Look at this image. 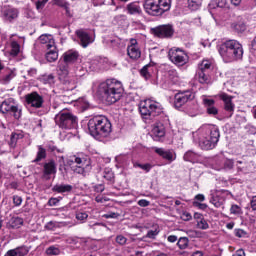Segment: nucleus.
<instances>
[{
    "mask_svg": "<svg viewBox=\"0 0 256 256\" xmlns=\"http://www.w3.org/2000/svg\"><path fill=\"white\" fill-rule=\"evenodd\" d=\"M208 115H217L219 113V110L215 106H210L207 108Z\"/></svg>",
    "mask_w": 256,
    "mask_h": 256,
    "instance_id": "6e6d98bb",
    "label": "nucleus"
},
{
    "mask_svg": "<svg viewBox=\"0 0 256 256\" xmlns=\"http://www.w3.org/2000/svg\"><path fill=\"white\" fill-rule=\"evenodd\" d=\"M14 251L16 252V256H25L27 253H29V248L22 246L15 248Z\"/></svg>",
    "mask_w": 256,
    "mask_h": 256,
    "instance_id": "a19ab883",
    "label": "nucleus"
},
{
    "mask_svg": "<svg viewBox=\"0 0 256 256\" xmlns=\"http://www.w3.org/2000/svg\"><path fill=\"white\" fill-rule=\"evenodd\" d=\"M23 218L21 217H12L8 224L7 227L8 229H20V227H23Z\"/></svg>",
    "mask_w": 256,
    "mask_h": 256,
    "instance_id": "393cba45",
    "label": "nucleus"
},
{
    "mask_svg": "<svg viewBox=\"0 0 256 256\" xmlns=\"http://www.w3.org/2000/svg\"><path fill=\"white\" fill-rule=\"evenodd\" d=\"M46 59L49 63H53L59 59V51L56 46H54V48H50V51L46 53Z\"/></svg>",
    "mask_w": 256,
    "mask_h": 256,
    "instance_id": "bb28decb",
    "label": "nucleus"
},
{
    "mask_svg": "<svg viewBox=\"0 0 256 256\" xmlns=\"http://www.w3.org/2000/svg\"><path fill=\"white\" fill-rule=\"evenodd\" d=\"M104 219H118L119 213L110 212L103 215Z\"/></svg>",
    "mask_w": 256,
    "mask_h": 256,
    "instance_id": "603ef678",
    "label": "nucleus"
},
{
    "mask_svg": "<svg viewBox=\"0 0 256 256\" xmlns=\"http://www.w3.org/2000/svg\"><path fill=\"white\" fill-rule=\"evenodd\" d=\"M23 132H14L11 134L10 147L15 148L17 146V140L23 139Z\"/></svg>",
    "mask_w": 256,
    "mask_h": 256,
    "instance_id": "c756f323",
    "label": "nucleus"
},
{
    "mask_svg": "<svg viewBox=\"0 0 256 256\" xmlns=\"http://www.w3.org/2000/svg\"><path fill=\"white\" fill-rule=\"evenodd\" d=\"M158 7L161 9V15H163L165 11L171 9V0H159Z\"/></svg>",
    "mask_w": 256,
    "mask_h": 256,
    "instance_id": "7c9ffc66",
    "label": "nucleus"
},
{
    "mask_svg": "<svg viewBox=\"0 0 256 256\" xmlns=\"http://www.w3.org/2000/svg\"><path fill=\"white\" fill-rule=\"evenodd\" d=\"M59 69L62 71V73H67V64L60 63Z\"/></svg>",
    "mask_w": 256,
    "mask_h": 256,
    "instance_id": "0e129e2a",
    "label": "nucleus"
},
{
    "mask_svg": "<svg viewBox=\"0 0 256 256\" xmlns=\"http://www.w3.org/2000/svg\"><path fill=\"white\" fill-rule=\"evenodd\" d=\"M184 161H188L189 163H197L199 161V154L193 151H187L183 157Z\"/></svg>",
    "mask_w": 256,
    "mask_h": 256,
    "instance_id": "c85d7f7f",
    "label": "nucleus"
},
{
    "mask_svg": "<svg viewBox=\"0 0 256 256\" xmlns=\"http://www.w3.org/2000/svg\"><path fill=\"white\" fill-rule=\"evenodd\" d=\"M152 137L154 141H161L165 137V126L161 123L156 124L152 129Z\"/></svg>",
    "mask_w": 256,
    "mask_h": 256,
    "instance_id": "412c9836",
    "label": "nucleus"
},
{
    "mask_svg": "<svg viewBox=\"0 0 256 256\" xmlns=\"http://www.w3.org/2000/svg\"><path fill=\"white\" fill-rule=\"evenodd\" d=\"M203 104L205 105V107H213V105H215V100L213 99H208V98H203Z\"/></svg>",
    "mask_w": 256,
    "mask_h": 256,
    "instance_id": "8fccbe9b",
    "label": "nucleus"
},
{
    "mask_svg": "<svg viewBox=\"0 0 256 256\" xmlns=\"http://www.w3.org/2000/svg\"><path fill=\"white\" fill-rule=\"evenodd\" d=\"M49 0H38L37 2H36V9L39 11V10H41V9H43V7H45V5H47V2H48Z\"/></svg>",
    "mask_w": 256,
    "mask_h": 256,
    "instance_id": "09e8293b",
    "label": "nucleus"
},
{
    "mask_svg": "<svg viewBox=\"0 0 256 256\" xmlns=\"http://www.w3.org/2000/svg\"><path fill=\"white\" fill-rule=\"evenodd\" d=\"M127 55L128 57H130V59L133 60L141 58V49H139V44H137V40H131V45L127 47Z\"/></svg>",
    "mask_w": 256,
    "mask_h": 256,
    "instance_id": "dca6fc26",
    "label": "nucleus"
},
{
    "mask_svg": "<svg viewBox=\"0 0 256 256\" xmlns=\"http://www.w3.org/2000/svg\"><path fill=\"white\" fill-rule=\"evenodd\" d=\"M139 207H149L151 205V202L145 199H141L138 201Z\"/></svg>",
    "mask_w": 256,
    "mask_h": 256,
    "instance_id": "052dcab7",
    "label": "nucleus"
},
{
    "mask_svg": "<svg viewBox=\"0 0 256 256\" xmlns=\"http://www.w3.org/2000/svg\"><path fill=\"white\" fill-rule=\"evenodd\" d=\"M219 99L224 103V109L228 113H230L229 117H231L235 111V104L233 103V96H230L226 93L219 94Z\"/></svg>",
    "mask_w": 256,
    "mask_h": 256,
    "instance_id": "2eb2a0df",
    "label": "nucleus"
},
{
    "mask_svg": "<svg viewBox=\"0 0 256 256\" xmlns=\"http://www.w3.org/2000/svg\"><path fill=\"white\" fill-rule=\"evenodd\" d=\"M43 159H47V150L43 148L42 145H39L36 158L33 160V163H39V161H43Z\"/></svg>",
    "mask_w": 256,
    "mask_h": 256,
    "instance_id": "cd10ccee",
    "label": "nucleus"
},
{
    "mask_svg": "<svg viewBox=\"0 0 256 256\" xmlns=\"http://www.w3.org/2000/svg\"><path fill=\"white\" fill-rule=\"evenodd\" d=\"M188 7L192 11H197L201 7V0H188Z\"/></svg>",
    "mask_w": 256,
    "mask_h": 256,
    "instance_id": "e433bc0d",
    "label": "nucleus"
},
{
    "mask_svg": "<svg viewBox=\"0 0 256 256\" xmlns=\"http://www.w3.org/2000/svg\"><path fill=\"white\" fill-rule=\"evenodd\" d=\"M116 243H119V245H125V243H127V238L123 235H119L116 237Z\"/></svg>",
    "mask_w": 256,
    "mask_h": 256,
    "instance_id": "864d4df0",
    "label": "nucleus"
},
{
    "mask_svg": "<svg viewBox=\"0 0 256 256\" xmlns=\"http://www.w3.org/2000/svg\"><path fill=\"white\" fill-rule=\"evenodd\" d=\"M210 203H212L214 207L219 208V207H223V203H225V200L222 198H219V196H214L211 198Z\"/></svg>",
    "mask_w": 256,
    "mask_h": 256,
    "instance_id": "f704fd0d",
    "label": "nucleus"
},
{
    "mask_svg": "<svg viewBox=\"0 0 256 256\" xmlns=\"http://www.w3.org/2000/svg\"><path fill=\"white\" fill-rule=\"evenodd\" d=\"M152 35L159 37V39H169L173 37L175 29L171 24L160 25L151 29Z\"/></svg>",
    "mask_w": 256,
    "mask_h": 256,
    "instance_id": "9d476101",
    "label": "nucleus"
},
{
    "mask_svg": "<svg viewBox=\"0 0 256 256\" xmlns=\"http://www.w3.org/2000/svg\"><path fill=\"white\" fill-rule=\"evenodd\" d=\"M6 21H13L19 17V10L15 8H8L4 11Z\"/></svg>",
    "mask_w": 256,
    "mask_h": 256,
    "instance_id": "a878e982",
    "label": "nucleus"
},
{
    "mask_svg": "<svg viewBox=\"0 0 256 256\" xmlns=\"http://www.w3.org/2000/svg\"><path fill=\"white\" fill-rule=\"evenodd\" d=\"M233 165H234L233 160L227 159L224 162V169H228V170L233 169Z\"/></svg>",
    "mask_w": 256,
    "mask_h": 256,
    "instance_id": "5fc2aeb1",
    "label": "nucleus"
},
{
    "mask_svg": "<svg viewBox=\"0 0 256 256\" xmlns=\"http://www.w3.org/2000/svg\"><path fill=\"white\" fill-rule=\"evenodd\" d=\"M4 256H17L15 249L8 250Z\"/></svg>",
    "mask_w": 256,
    "mask_h": 256,
    "instance_id": "69168bd1",
    "label": "nucleus"
},
{
    "mask_svg": "<svg viewBox=\"0 0 256 256\" xmlns=\"http://www.w3.org/2000/svg\"><path fill=\"white\" fill-rule=\"evenodd\" d=\"M154 153L159 155V157H162V159H164L168 163H173V161L177 159V155L175 154V152L170 149L154 147Z\"/></svg>",
    "mask_w": 256,
    "mask_h": 256,
    "instance_id": "ddd939ff",
    "label": "nucleus"
},
{
    "mask_svg": "<svg viewBox=\"0 0 256 256\" xmlns=\"http://www.w3.org/2000/svg\"><path fill=\"white\" fill-rule=\"evenodd\" d=\"M52 190L55 193H71L73 191V186L69 184H56Z\"/></svg>",
    "mask_w": 256,
    "mask_h": 256,
    "instance_id": "b1692460",
    "label": "nucleus"
},
{
    "mask_svg": "<svg viewBox=\"0 0 256 256\" xmlns=\"http://www.w3.org/2000/svg\"><path fill=\"white\" fill-rule=\"evenodd\" d=\"M72 161V171L78 175H87L91 171V160L85 157L73 156Z\"/></svg>",
    "mask_w": 256,
    "mask_h": 256,
    "instance_id": "0eeeda50",
    "label": "nucleus"
},
{
    "mask_svg": "<svg viewBox=\"0 0 256 256\" xmlns=\"http://www.w3.org/2000/svg\"><path fill=\"white\" fill-rule=\"evenodd\" d=\"M235 235L236 237H246L247 236V232H245V230L243 229H237L235 230Z\"/></svg>",
    "mask_w": 256,
    "mask_h": 256,
    "instance_id": "bf43d9fd",
    "label": "nucleus"
},
{
    "mask_svg": "<svg viewBox=\"0 0 256 256\" xmlns=\"http://www.w3.org/2000/svg\"><path fill=\"white\" fill-rule=\"evenodd\" d=\"M168 57L174 65H178L183 67L189 61V56L185 51L181 50L180 48H171L168 52Z\"/></svg>",
    "mask_w": 256,
    "mask_h": 256,
    "instance_id": "1a4fd4ad",
    "label": "nucleus"
},
{
    "mask_svg": "<svg viewBox=\"0 0 256 256\" xmlns=\"http://www.w3.org/2000/svg\"><path fill=\"white\" fill-rule=\"evenodd\" d=\"M46 254L49 256L60 255L61 250L58 247L50 246L46 249Z\"/></svg>",
    "mask_w": 256,
    "mask_h": 256,
    "instance_id": "58836bf2",
    "label": "nucleus"
},
{
    "mask_svg": "<svg viewBox=\"0 0 256 256\" xmlns=\"http://www.w3.org/2000/svg\"><path fill=\"white\" fill-rule=\"evenodd\" d=\"M233 256H245V251L239 249L233 254Z\"/></svg>",
    "mask_w": 256,
    "mask_h": 256,
    "instance_id": "338daca9",
    "label": "nucleus"
},
{
    "mask_svg": "<svg viewBox=\"0 0 256 256\" xmlns=\"http://www.w3.org/2000/svg\"><path fill=\"white\" fill-rule=\"evenodd\" d=\"M126 11L129 15H141L143 13L141 6L137 2L129 3L126 6Z\"/></svg>",
    "mask_w": 256,
    "mask_h": 256,
    "instance_id": "5701e85b",
    "label": "nucleus"
},
{
    "mask_svg": "<svg viewBox=\"0 0 256 256\" xmlns=\"http://www.w3.org/2000/svg\"><path fill=\"white\" fill-rule=\"evenodd\" d=\"M230 212L232 213V215H239V213H241V207H239V205L237 204H234L231 206Z\"/></svg>",
    "mask_w": 256,
    "mask_h": 256,
    "instance_id": "a18cd8bd",
    "label": "nucleus"
},
{
    "mask_svg": "<svg viewBox=\"0 0 256 256\" xmlns=\"http://www.w3.org/2000/svg\"><path fill=\"white\" fill-rule=\"evenodd\" d=\"M194 97L195 96L191 92L178 93L175 95L174 105L179 109L180 107H183L185 103H188V101H192Z\"/></svg>",
    "mask_w": 256,
    "mask_h": 256,
    "instance_id": "4468645a",
    "label": "nucleus"
},
{
    "mask_svg": "<svg viewBox=\"0 0 256 256\" xmlns=\"http://www.w3.org/2000/svg\"><path fill=\"white\" fill-rule=\"evenodd\" d=\"M55 173H57V165H55V161L51 160L44 164L42 179L49 181V179H51L50 175H55Z\"/></svg>",
    "mask_w": 256,
    "mask_h": 256,
    "instance_id": "f3484780",
    "label": "nucleus"
},
{
    "mask_svg": "<svg viewBox=\"0 0 256 256\" xmlns=\"http://www.w3.org/2000/svg\"><path fill=\"white\" fill-rule=\"evenodd\" d=\"M55 123L61 129H75L79 123V119L71 112L60 111L55 116Z\"/></svg>",
    "mask_w": 256,
    "mask_h": 256,
    "instance_id": "423d86ee",
    "label": "nucleus"
},
{
    "mask_svg": "<svg viewBox=\"0 0 256 256\" xmlns=\"http://www.w3.org/2000/svg\"><path fill=\"white\" fill-rule=\"evenodd\" d=\"M19 53H21V45H19V43H17V41H12L11 42V55H13L14 57H17V55H19Z\"/></svg>",
    "mask_w": 256,
    "mask_h": 256,
    "instance_id": "72a5a7b5",
    "label": "nucleus"
},
{
    "mask_svg": "<svg viewBox=\"0 0 256 256\" xmlns=\"http://www.w3.org/2000/svg\"><path fill=\"white\" fill-rule=\"evenodd\" d=\"M139 111L145 119H149V117H159V115L163 113V106L155 100L146 99L140 102Z\"/></svg>",
    "mask_w": 256,
    "mask_h": 256,
    "instance_id": "39448f33",
    "label": "nucleus"
},
{
    "mask_svg": "<svg viewBox=\"0 0 256 256\" xmlns=\"http://www.w3.org/2000/svg\"><path fill=\"white\" fill-rule=\"evenodd\" d=\"M177 245L179 249H186L189 247V238L187 237H181L179 238Z\"/></svg>",
    "mask_w": 256,
    "mask_h": 256,
    "instance_id": "c9c22d12",
    "label": "nucleus"
},
{
    "mask_svg": "<svg viewBox=\"0 0 256 256\" xmlns=\"http://www.w3.org/2000/svg\"><path fill=\"white\" fill-rule=\"evenodd\" d=\"M76 35L78 39L80 40V45L84 47H89L90 43H93L91 40V36H89V33H87L85 30L80 29L76 31Z\"/></svg>",
    "mask_w": 256,
    "mask_h": 256,
    "instance_id": "a211bd4d",
    "label": "nucleus"
},
{
    "mask_svg": "<svg viewBox=\"0 0 256 256\" xmlns=\"http://www.w3.org/2000/svg\"><path fill=\"white\" fill-rule=\"evenodd\" d=\"M134 167H139L140 169H143V171H146L147 173L151 171V164L134 163Z\"/></svg>",
    "mask_w": 256,
    "mask_h": 256,
    "instance_id": "c03bdc74",
    "label": "nucleus"
},
{
    "mask_svg": "<svg viewBox=\"0 0 256 256\" xmlns=\"http://www.w3.org/2000/svg\"><path fill=\"white\" fill-rule=\"evenodd\" d=\"M218 52L225 63H233L243 59V45L237 40H227L223 42L219 46Z\"/></svg>",
    "mask_w": 256,
    "mask_h": 256,
    "instance_id": "f03ea898",
    "label": "nucleus"
},
{
    "mask_svg": "<svg viewBox=\"0 0 256 256\" xmlns=\"http://www.w3.org/2000/svg\"><path fill=\"white\" fill-rule=\"evenodd\" d=\"M53 3L59 7H65L67 5V3L63 2V0H53Z\"/></svg>",
    "mask_w": 256,
    "mask_h": 256,
    "instance_id": "680f3d73",
    "label": "nucleus"
},
{
    "mask_svg": "<svg viewBox=\"0 0 256 256\" xmlns=\"http://www.w3.org/2000/svg\"><path fill=\"white\" fill-rule=\"evenodd\" d=\"M38 41H39V43H41V45H44V47H46V49L55 48V39L53 38V35H51V34H42L38 38Z\"/></svg>",
    "mask_w": 256,
    "mask_h": 256,
    "instance_id": "aec40b11",
    "label": "nucleus"
},
{
    "mask_svg": "<svg viewBox=\"0 0 256 256\" xmlns=\"http://www.w3.org/2000/svg\"><path fill=\"white\" fill-rule=\"evenodd\" d=\"M194 207H198V209H202V211H205L207 209V204L194 201L193 203Z\"/></svg>",
    "mask_w": 256,
    "mask_h": 256,
    "instance_id": "4d7b16f0",
    "label": "nucleus"
},
{
    "mask_svg": "<svg viewBox=\"0 0 256 256\" xmlns=\"http://www.w3.org/2000/svg\"><path fill=\"white\" fill-rule=\"evenodd\" d=\"M40 81L44 85H53L55 83V76L53 74H46L40 77Z\"/></svg>",
    "mask_w": 256,
    "mask_h": 256,
    "instance_id": "2f4dec72",
    "label": "nucleus"
},
{
    "mask_svg": "<svg viewBox=\"0 0 256 256\" xmlns=\"http://www.w3.org/2000/svg\"><path fill=\"white\" fill-rule=\"evenodd\" d=\"M152 67L151 64L144 66L140 71L142 77L149 79L151 77V71H153Z\"/></svg>",
    "mask_w": 256,
    "mask_h": 256,
    "instance_id": "473e14b6",
    "label": "nucleus"
},
{
    "mask_svg": "<svg viewBox=\"0 0 256 256\" xmlns=\"http://www.w3.org/2000/svg\"><path fill=\"white\" fill-rule=\"evenodd\" d=\"M196 225H197V228L201 229L202 231L209 229V223L207 222V220H205V218H201V220H197Z\"/></svg>",
    "mask_w": 256,
    "mask_h": 256,
    "instance_id": "4c0bfd02",
    "label": "nucleus"
},
{
    "mask_svg": "<svg viewBox=\"0 0 256 256\" xmlns=\"http://www.w3.org/2000/svg\"><path fill=\"white\" fill-rule=\"evenodd\" d=\"M0 112H2L3 115L12 113L14 118L21 119V109H19L13 98H8L1 103Z\"/></svg>",
    "mask_w": 256,
    "mask_h": 256,
    "instance_id": "6e6552de",
    "label": "nucleus"
},
{
    "mask_svg": "<svg viewBox=\"0 0 256 256\" xmlns=\"http://www.w3.org/2000/svg\"><path fill=\"white\" fill-rule=\"evenodd\" d=\"M221 134L217 126H207L204 128V135L200 137L199 146L204 151H209L217 147Z\"/></svg>",
    "mask_w": 256,
    "mask_h": 256,
    "instance_id": "20e7f679",
    "label": "nucleus"
},
{
    "mask_svg": "<svg viewBox=\"0 0 256 256\" xmlns=\"http://www.w3.org/2000/svg\"><path fill=\"white\" fill-rule=\"evenodd\" d=\"M25 101L27 105L33 107L34 109H41L43 107V96L39 95L37 92H32L25 96Z\"/></svg>",
    "mask_w": 256,
    "mask_h": 256,
    "instance_id": "9b49d317",
    "label": "nucleus"
},
{
    "mask_svg": "<svg viewBox=\"0 0 256 256\" xmlns=\"http://www.w3.org/2000/svg\"><path fill=\"white\" fill-rule=\"evenodd\" d=\"M88 129L92 137H109L111 135L112 126L107 117L98 115L92 117L88 121Z\"/></svg>",
    "mask_w": 256,
    "mask_h": 256,
    "instance_id": "7ed1b4c3",
    "label": "nucleus"
},
{
    "mask_svg": "<svg viewBox=\"0 0 256 256\" xmlns=\"http://www.w3.org/2000/svg\"><path fill=\"white\" fill-rule=\"evenodd\" d=\"M216 4V7H220V9H224L227 7V0H213L210 5Z\"/></svg>",
    "mask_w": 256,
    "mask_h": 256,
    "instance_id": "37998d69",
    "label": "nucleus"
},
{
    "mask_svg": "<svg viewBox=\"0 0 256 256\" xmlns=\"http://www.w3.org/2000/svg\"><path fill=\"white\" fill-rule=\"evenodd\" d=\"M200 71H205L207 69H211V61L203 60L199 66Z\"/></svg>",
    "mask_w": 256,
    "mask_h": 256,
    "instance_id": "79ce46f5",
    "label": "nucleus"
},
{
    "mask_svg": "<svg viewBox=\"0 0 256 256\" xmlns=\"http://www.w3.org/2000/svg\"><path fill=\"white\" fill-rule=\"evenodd\" d=\"M157 235H159V231H157V230H150V231L147 232L146 237L148 239H155V237H157Z\"/></svg>",
    "mask_w": 256,
    "mask_h": 256,
    "instance_id": "3c124183",
    "label": "nucleus"
},
{
    "mask_svg": "<svg viewBox=\"0 0 256 256\" xmlns=\"http://www.w3.org/2000/svg\"><path fill=\"white\" fill-rule=\"evenodd\" d=\"M87 217H89V215L85 212H78L76 213V219L78 221H85V219H87Z\"/></svg>",
    "mask_w": 256,
    "mask_h": 256,
    "instance_id": "49530a36",
    "label": "nucleus"
},
{
    "mask_svg": "<svg viewBox=\"0 0 256 256\" xmlns=\"http://www.w3.org/2000/svg\"><path fill=\"white\" fill-rule=\"evenodd\" d=\"M198 81L202 84L209 83V76L205 74V71L200 70L198 72Z\"/></svg>",
    "mask_w": 256,
    "mask_h": 256,
    "instance_id": "ea45409f",
    "label": "nucleus"
},
{
    "mask_svg": "<svg viewBox=\"0 0 256 256\" xmlns=\"http://www.w3.org/2000/svg\"><path fill=\"white\" fill-rule=\"evenodd\" d=\"M181 219L183 221H191V219H193V217L191 216V213L183 212L182 215H181Z\"/></svg>",
    "mask_w": 256,
    "mask_h": 256,
    "instance_id": "13d9d810",
    "label": "nucleus"
},
{
    "mask_svg": "<svg viewBox=\"0 0 256 256\" xmlns=\"http://www.w3.org/2000/svg\"><path fill=\"white\" fill-rule=\"evenodd\" d=\"M13 203L15 205V207H19L21 206V203H23V198L21 196H13Z\"/></svg>",
    "mask_w": 256,
    "mask_h": 256,
    "instance_id": "de8ad7c7",
    "label": "nucleus"
},
{
    "mask_svg": "<svg viewBox=\"0 0 256 256\" xmlns=\"http://www.w3.org/2000/svg\"><path fill=\"white\" fill-rule=\"evenodd\" d=\"M251 49L253 50V51H256V37L252 40V42H251Z\"/></svg>",
    "mask_w": 256,
    "mask_h": 256,
    "instance_id": "774afa93",
    "label": "nucleus"
},
{
    "mask_svg": "<svg viewBox=\"0 0 256 256\" xmlns=\"http://www.w3.org/2000/svg\"><path fill=\"white\" fill-rule=\"evenodd\" d=\"M17 74L13 70H5V73L0 76V83L2 85H7L8 83H11L12 79H15Z\"/></svg>",
    "mask_w": 256,
    "mask_h": 256,
    "instance_id": "4be33fe9",
    "label": "nucleus"
},
{
    "mask_svg": "<svg viewBox=\"0 0 256 256\" xmlns=\"http://www.w3.org/2000/svg\"><path fill=\"white\" fill-rule=\"evenodd\" d=\"M144 9L148 15H161V8H159V0H145Z\"/></svg>",
    "mask_w": 256,
    "mask_h": 256,
    "instance_id": "f8f14e48",
    "label": "nucleus"
},
{
    "mask_svg": "<svg viewBox=\"0 0 256 256\" xmlns=\"http://www.w3.org/2000/svg\"><path fill=\"white\" fill-rule=\"evenodd\" d=\"M97 94L108 105H113V103H117L123 97V84L115 78L107 79L99 84Z\"/></svg>",
    "mask_w": 256,
    "mask_h": 256,
    "instance_id": "f257e3e1",
    "label": "nucleus"
},
{
    "mask_svg": "<svg viewBox=\"0 0 256 256\" xmlns=\"http://www.w3.org/2000/svg\"><path fill=\"white\" fill-rule=\"evenodd\" d=\"M252 211H256V196L250 202Z\"/></svg>",
    "mask_w": 256,
    "mask_h": 256,
    "instance_id": "e2e57ef3",
    "label": "nucleus"
},
{
    "mask_svg": "<svg viewBox=\"0 0 256 256\" xmlns=\"http://www.w3.org/2000/svg\"><path fill=\"white\" fill-rule=\"evenodd\" d=\"M79 59V52L77 50H68L63 54V61L66 65H73Z\"/></svg>",
    "mask_w": 256,
    "mask_h": 256,
    "instance_id": "6ab92c4d",
    "label": "nucleus"
}]
</instances>
